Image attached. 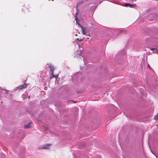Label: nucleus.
Masks as SVG:
<instances>
[{
  "mask_svg": "<svg viewBox=\"0 0 158 158\" xmlns=\"http://www.w3.org/2000/svg\"><path fill=\"white\" fill-rule=\"evenodd\" d=\"M48 67L50 68V70L51 72V73L52 74L49 78H50V80H51L52 79L55 77L56 79L57 78H58L59 74L58 73L56 75L54 74V70H55V68L51 64H48Z\"/></svg>",
  "mask_w": 158,
  "mask_h": 158,
  "instance_id": "f257e3e1",
  "label": "nucleus"
},
{
  "mask_svg": "<svg viewBox=\"0 0 158 158\" xmlns=\"http://www.w3.org/2000/svg\"><path fill=\"white\" fill-rule=\"evenodd\" d=\"M27 85H27V84L24 83L23 85H21L18 86V87H17V88L21 89H22L25 88Z\"/></svg>",
  "mask_w": 158,
  "mask_h": 158,
  "instance_id": "f03ea898",
  "label": "nucleus"
},
{
  "mask_svg": "<svg viewBox=\"0 0 158 158\" xmlns=\"http://www.w3.org/2000/svg\"><path fill=\"white\" fill-rule=\"evenodd\" d=\"M50 146L51 145L50 144H45L43 146L42 148L44 149H47L49 148Z\"/></svg>",
  "mask_w": 158,
  "mask_h": 158,
  "instance_id": "7ed1b4c3",
  "label": "nucleus"
},
{
  "mask_svg": "<svg viewBox=\"0 0 158 158\" xmlns=\"http://www.w3.org/2000/svg\"><path fill=\"white\" fill-rule=\"evenodd\" d=\"M22 10L23 11L25 12H27L28 11H29V10H28V8L27 7H23V8L22 9Z\"/></svg>",
  "mask_w": 158,
  "mask_h": 158,
  "instance_id": "20e7f679",
  "label": "nucleus"
},
{
  "mask_svg": "<svg viewBox=\"0 0 158 158\" xmlns=\"http://www.w3.org/2000/svg\"><path fill=\"white\" fill-rule=\"evenodd\" d=\"M31 123H29L28 124L24 125V128H29L31 127Z\"/></svg>",
  "mask_w": 158,
  "mask_h": 158,
  "instance_id": "39448f33",
  "label": "nucleus"
},
{
  "mask_svg": "<svg viewBox=\"0 0 158 158\" xmlns=\"http://www.w3.org/2000/svg\"><path fill=\"white\" fill-rule=\"evenodd\" d=\"M154 119L156 120L158 119V113L156 114L155 115L154 117Z\"/></svg>",
  "mask_w": 158,
  "mask_h": 158,
  "instance_id": "423d86ee",
  "label": "nucleus"
},
{
  "mask_svg": "<svg viewBox=\"0 0 158 158\" xmlns=\"http://www.w3.org/2000/svg\"><path fill=\"white\" fill-rule=\"evenodd\" d=\"M79 26L80 27H81V28L82 29V31H84L85 32V30L84 28L80 24H79Z\"/></svg>",
  "mask_w": 158,
  "mask_h": 158,
  "instance_id": "0eeeda50",
  "label": "nucleus"
},
{
  "mask_svg": "<svg viewBox=\"0 0 158 158\" xmlns=\"http://www.w3.org/2000/svg\"><path fill=\"white\" fill-rule=\"evenodd\" d=\"M135 4L133 5V4H129L128 6H129V7H131L132 6H135Z\"/></svg>",
  "mask_w": 158,
  "mask_h": 158,
  "instance_id": "6e6552de",
  "label": "nucleus"
},
{
  "mask_svg": "<svg viewBox=\"0 0 158 158\" xmlns=\"http://www.w3.org/2000/svg\"><path fill=\"white\" fill-rule=\"evenodd\" d=\"M151 50L152 51H154L155 50H156V51H157L158 49H157L156 48H152L151 49Z\"/></svg>",
  "mask_w": 158,
  "mask_h": 158,
  "instance_id": "1a4fd4ad",
  "label": "nucleus"
},
{
  "mask_svg": "<svg viewBox=\"0 0 158 158\" xmlns=\"http://www.w3.org/2000/svg\"><path fill=\"white\" fill-rule=\"evenodd\" d=\"M75 20L76 21L77 23V16H76V17L75 19Z\"/></svg>",
  "mask_w": 158,
  "mask_h": 158,
  "instance_id": "9d476101",
  "label": "nucleus"
},
{
  "mask_svg": "<svg viewBox=\"0 0 158 158\" xmlns=\"http://www.w3.org/2000/svg\"><path fill=\"white\" fill-rule=\"evenodd\" d=\"M77 40H79V41H82L83 40V39H79V38H77Z\"/></svg>",
  "mask_w": 158,
  "mask_h": 158,
  "instance_id": "9b49d317",
  "label": "nucleus"
},
{
  "mask_svg": "<svg viewBox=\"0 0 158 158\" xmlns=\"http://www.w3.org/2000/svg\"><path fill=\"white\" fill-rule=\"evenodd\" d=\"M129 3H126L125 4V6H129Z\"/></svg>",
  "mask_w": 158,
  "mask_h": 158,
  "instance_id": "f8f14e48",
  "label": "nucleus"
},
{
  "mask_svg": "<svg viewBox=\"0 0 158 158\" xmlns=\"http://www.w3.org/2000/svg\"><path fill=\"white\" fill-rule=\"evenodd\" d=\"M82 34H83L84 35H86V34L85 33V32L84 31H82Z\"/></svg>",
  "mask_w": 158,
  "mask_h": 158,
  "instance_id": "ddd939ff",
  "label": "nucleus"
},
{
  "mask_svg": "<svg viewBox=\"0 0 158 158\" xmlns=\"http://www.w3.org/2000/svg\"><path fill=\"white\" fill-rule=\"evenodd\" d=\"M78 15V12L77 11L76 14V16H77V15Z\"/></svg>",
  "mask_w": 158,
  "mask_h": 158,
  "instance_id": "4468645a",
  "label": "nucleus"
},
{
  "mask_svg": "<svg viewBox=\"0 0 158 158\" xmlns=\"http://www.w3.org/2000/svg\"><path fill=\"white\" fill-rule=\"evenodd\" d=\"M148 67H149V68L150 69H151V67L149 65V64H148Z\"/></svg>",
  "mask_w": 158,
  "mask_h": 158,
  "instance_id": "2eb2a0df",
  "label": "nucleus"
},
{
  "mask_svg": "<svg viewBox=\"0 0 158 158\" xmlns=\"http://www.w3.org/2000/svg\"><path fill=\"white\" fill-rule=\"evenodd\" d=\"M156 158H158V157H156Z\"/></svg>",
  "mask_w": 158,
  "mask_h": 158,
  "instance_id": "dca6fc26",
  "label": "nucleus"
}]
</instances>
